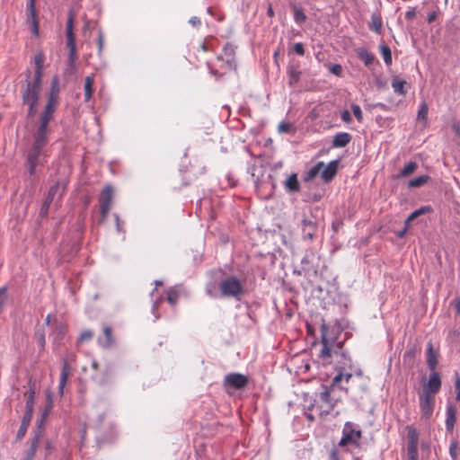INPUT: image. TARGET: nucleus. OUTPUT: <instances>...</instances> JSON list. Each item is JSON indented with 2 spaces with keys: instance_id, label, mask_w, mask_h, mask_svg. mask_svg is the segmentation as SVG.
I'll return each instance as SVG.
<instances>
[{
  "instance_id": "nucleus-49",
  "label": "nucleus",
  "mask_w": 460,
  "mask_h": 460,
  "mask_svg": "<svg viewBox=\"0 0 460 460\" xmlns=\"http://www.w3.org/2000/svg\"><path fill=\"white\" fill-rule=\"evenodd\" d=\"M455 388L456 392V399L457 402H460V376H457L455 381Z\"/></svg>"
},
{
  "instance_id": "nucleus-53",
  "label": "nucleus",
  "mask_w": 460,
  "mask_h": 460,
  "mask_svg": "<svg viewBox=\"0 0 460 460\" xmlns=\"http://www.w3.org/2000/svg\"><path fill=\"white\" fill-rule=\"evenodd\" d=\"M416 15L415 9L411 8L405 13V18L407 20H412Z\"/></svg>"
},
{
  "instance_id": "nucleus-4",
  "label": "nucleus",
  "mask_w": 460,
  "mask_h": 460,
  "mask_svg": "<svg viewBox=\"0 0 460 460\" xmlns=\"http://www.w3.org/2000/svg\"><path fill=\"white\" fill-rule=\"evenodd\" d=\"M40 88L31 86L30 84L25 85L22 89V103L28 106V117H33L37 112V106L40 98Z\"/></svg>"
},
{
  "instance_id": "nucleus-64",
  "label": "nucleus",
  "mask_w": 460,
  "mask_h": 460,
  "mask_svg": "<svg viewBox=\"0 0 460 460\" xmlns=\"http://www.w3.org/2000/svg\"><path fill=\"white\" fill-rule=\"evenodd\" d=\"M45 323H46L47 325H49V324L51 323V315H50V314H48V315L46 316Z\"/></svg>"
},
{
  "instance_id": "nucleus-10",
  "label": "nucleus",
  "mask_w": 460,
  "mask_h": 460,
  "mask_svg": "<svg viewBox=\"0 0 460 460\" xmlns=\"http://www.w3.org/2000/svg\"><path fill=\"white\" fill-rule=\"evenodd\" d=\"M35 4L36 0H27L26 14L27 22L31 23V31L37 36L39 33V21Z\"/></svg>"
},
{
  "instance_id": "nucleus-27",
  "label": "nucleus",
  "mask_w": 460,
  "mask_h": 460,
  "mask_svg": "<svg viewBox=\"0 0 460 460\" xmlns=\"http://www.w3.org/2000/svg\"><path fill=\"white\" fill-rule=\"evenodd\" d=\"M93 93V78L86 76L84 79V100L88 102Z\"/></svg>"
},
{
  "instance_id": "nucleus-12",
  "label": "nucleus",
  "mask_w": 460,
  "mask_h": 460,
  "mask_svg": "<svg viewBox=\"0 0 460 460\" xmlns=\"http://www.w3.org/2000/svg\"><path fill=\"white\" fill-rule=\"evenodd\" d=\"M303 237L305 240H312L316 234L317 226L316 222L311 218H305L301 222Z\"/></svg>"
},
{
  "instance_id": "nucleus-38",
  "label": "nucleus",
  "mask_w": 460,
  "mask_h": 460,
  "mask_svg": "<svg viewBox=\"0 0 460 460\" xmlns=\"http://www.w3.org/2000/svg\"><path fill=\"white\" fill-rule=\"evenodd\" d=\"M430 210L429 207H422L419 209L413 211L405 220V225H408L411 220L419 217L420 215L429 212Z\"/></svg>"
},
{
  "instance_id": "nucleus-14",
  "label": "nucleus",
  "mask_w": 460,
  "mask_h": 460,
  "mask_svg": "<svg viewBox=\"0 0 460 460\" xmlns=\"http://www.w3.org/2000/svg\"><path fill=\"white\" fill-rule=\"evenodd\" d=\"M338 164L337 160L331 161L328 164H323L320 174L324 181H329L335 176L338 170Z\"/></svg>"
},
{
  "instance_id": "nucleus-20",
  "label": "nucleus",
  "mask_w": 460,
  "mask_h": 460,
  "mask_svg": "<svg viewBox=\"0 0 460 460\" xmlns=\"http://www.w3.org/2000/svg\"><path fill=\"white\" fill-rule=\"evenodd\" d=\"M98 342L105 349L110 348L113 344L111 327L107 326L103 328V338H100Z\"/></svg>"
},
{
  "instance_id": "nucleus-31",
  "label": "nucleus",
  "mask_w": 460,
  "mask_h": 460,
  "mask_svg": "<svg viewBox=\"0 0 460 460\" xmlns=\"http://www.w3.org/2000/svg\"><path fill=\"white\" fill-rule=\"evenodd\" d=\"M34 390L31 389V393L26 401V412L29 419H31L32 411H33V404H34Z\"/></svg>"
},
{
  "instance_id": "nucleus-9",
  "label": "nucleus",
  "mask_w": 460,
  "mask_h": 460,
  "mask_svg": "<svg viewBox=\"0 0 460 460\" xmlns=\"http://www.w3.org/2000/svg\"><path fill=\"white\" fill-rule=\"evenodd\" d=\"M435 398L433 395L423 394L420 395V406L421 418L429 420L434 410Z\"/></svg>"
},
{
  "instance_id": "nucleus-52",
  "label": "nucleus",
  "mask_w": 460,
  "mask_h": 460,
  "mask_svg": "<svg viewBox=\"0 0 460 460\" xmlns=\"http://www.w3.org/2000/svg\"><path fill=\"white\" fill-rule=\"evenodd\" d=\"M341 119L347 123L351 121V115L349 111L346 110L341 112Z\"/></svg>"
},
{
  "instance_id": "nucleus-55",
  "label": "nucleus",
  "mask_w": 460,
  "mask_h": 460,
  "mask_svg": "<svg viewBox=\"0 0 460 460\" xmlns=\"http://www.w3.org/2000/svg\"><path fill=\"white\" fill-rule=\"evenodd\" d=\"M5 298H6L5 291L4 289H1L0 290V312L2 311V306L4 303Z\"/></svg>"
},
{
  "instance_id": "nucleus-18",
  "label": "nucleus",
  "mask_w": 460,
  "mask_h": 460,
  "mask_svg": "<svg viewBox=\"0 0 460 460\" xmlns=\"http://www.w3.org/2000/svg\"><path fill=\"white\" fill-rule=\"evenodd\" d=\"M69 365L67 359L63 360V366L60 373L59 384H58V393L60 395L64 393V387L66 384L68 376H69Z\"/></svg>"
},
{
  "instance_id": "nucleus-7",
  "label": "nucleus",
  "mask_w": 460,
  "mask_h": 460,
  "mask_svg": "<svg viewBox=\"0 0 460 460\" xmlns=\"http://www.w3.org/2000/svg\"><path fill=\"white\" fill-rule=\"evenodd\" d=\"M112 199H113V189L111 185H107L102 190L100 198H99L100 211H101V216H102V221H104L109 215Z\"/></svg>"
},
{
  "instance_id": "nucleus-17",
  "label": "nucleus",
  "mask_w": 460,
  "mask_h": 460,
  "mask_svg": "<svg viewBox=\"0 0 460 460\" xmlns=\"http://www.w3.org/2000/svg\"><path fill=\"white\" fill-rule=\"evenodd\" d=\"M321 343H322V349L320 351V358H322L323 359H327L329 358H331L332 356V341H330L325 333L323 332L322 333V341H321Z\"/></svg>"
},
{
  "instance_id": "nucleus-57",
  "label": "nucleus",
  "mask_w": 460,
  "mask_h": 460,
  "mask_svg": "<svg viewBox=\"0 0 460 460\" xmlns=\"http://www.w3.org/2000/svg\"><path fill=\"white\" fill-rule=\"evenodd\" d=\"M373 25H374V30L376 31V32H380V30H381V22L378 21V20H374L373 22Z\"/></svg>"
},
{
  "instance_id": "nucleus-1",
  "label": "nucleus",
  "mask_w": 460,
  "mask_h": 460,
  "mask_svg": "<svg viewBox=\"0 0 460 460\" xmlns=\"http://www.w3.org/2000/svg\"><path fill=\"white\" fill-rule=\"evenodd\" d=\"M49 123L40 121L33 132V143L31 149L28 154L29 171L33 174L35 168L39 164V158L43 152V148L48 142Z\"/></svg>"
},
{
  "instance_id": "nucleus-13",
  "label": "nucleus",
  "mask_w": 460,
  "mask_h": 460,
  "mask_svg": "<svg viewBox=\"0 0 460 460\" xmlns=\"http://www.w3.org/2000/svg\"><path fill=\"white\" fill-rule=\"evenodd\" d=\"M58 101L48 99L43 111L40 114V121L49 123L52 120L53 115L57 110Z\"/></svg>"
},
{
  "instance_id": "nucleus-30",
  "label": "nucleus",
  "mask_w": 460,
  "mask_h": 460,
  "mask_svg": "<svg viewBox=\"0 0 460 460\" xmlns=\"http://www.w3.org/2000/svg\"><path fill=\"white\" fill-rule=\"evenodd\" d=\"M405 84L406 82L404 80H400L397 78L394 79L392 82L394 92L398 94H404L406 93L404 89Z\"/></svg>"
},
{
  "instance_id": "nucleus-11",
  "label": "nucleus",
  "mask_w": 460,
  "mask_h": 460,
  "mask_svg": "<svg viewBox=\"0 0 460 460\" xmlns=\"http://www.w3.org/2000/svg\"><path fill=\"white\" fill-rule=\"evenodd\" d=\"M441 387V379L438 372L432 371L429 375V381L423 385V394L433 395L437 394Z\"/></svg>"
},
{
  "instance_id": "nucleus-43",
  "label": "nucleus",
  "mask_w": 460,
  "mask_h": 460,
  "mask_svg": "<svg viewBox=\"0 0 460 460\" xmlns=\"http://www.w3.org/2000/svg\"><path fill=\"white\" fill-rule=\"evenodd\" d=\"M288 75H289V78H290L289 79L290 84H293L299 80L300 72L296 71L294 69H289Z\"/></svg>"
},
{
  "instance_id": "nucleus-63",
  "label": "nucleus",
  "mask_w": 460,
  "mask_h": 460,
  "mask_svg": "<svg viewBox=\"0 0 460 460\" xmlns=\"http://www.w3.org/2000/svg\"><path fill=\"white\" fill-rule=\"evenodd\" d=\"M352 375L350 373L343 374V379L348 383L351 378Z\"/></svg>"
},
{
  "instance_id": "nucleus-41",
  "label": "nucleus",
  "mask_w": 460,
  "mask_h": 460,
  "mask_svg": "<svg viewBox=\"0 0 460 460\" xmlns=\"http://www.w3.org/2000/svg\"><path fill=\"white\" fill-rule=\"evenodd\" d=\"M351 110L358 121L361 122L363 120V114L360 107L358 104H352Z\"/></svg>"
},
{
  "instance_id": "nucleus-3",
  "label": "nucleus",
  "mask_w": 460,
  "mask_h": 460,
  "mask_svg": "<svg viewBox=\"0 0 460 460\" xmlns=\"http://www.w3.org/2000/svg\"><path fill=\"white\" fill-rule=\"evenodd\" d=\"M219 288L223 296L234 297L237 300H240L245 293V282L234 276L223 279Z\"/></svg>"
},
{
  "instance_id": "nucleus-50",
  "label": "nucleus",
  "mask_w": 460,
  "mask_h": 460,
  "mask_svg": "<svg viewBox=\"0 0 460 460\" xmlns=\"http://www.w3.org/2000/svg\"><path fill=\"white\" fill-rule=\"evenodd\" d=\"M294 51L300 55V56H303L305 54V49H304V46L302 43L300 42H297L294 45Z\"/></svg>"
},
{
  "instance_id": "nucleus-5",
  "label": "nucleus",
  "mask_w": 460,
  "mask_h": 460,
  "mask_svg": "<svg viewBox=\"0 0 460 460\" xmlns=\"http://www.w3.org/2000/svg\"><path fill=\"white\" fill-rule=\"evenodd\" d=\"M66 47L69 49L68 63L71 67H75L76 60L75 36L74 33V15L69 13L66 24Z\"/></svg>"
},
{
  "instance_id": "nucleus-47",
  "label": "nucleus",
  "mask_w": 460,
  "mask_h": 460,
  "mask_svg": "<svg viewBox=\"0 0 460 460\" xmlns=\"http://www.w3.org/2000/svg\"><path fill=\"white\" fill-rule=\"evenodd\" d=\"M330 72L332 73L333 75H340L342 72V67L339 64L332 65L330 67Z\"/></svg>"
},
{
  "instance_id": "nucleus-34",
  "label": "nucleus",
  "mask_w": 460,
  "mask_h": 460,
  "mask_svg": "<svg viewBox=\"0 0 460 460\" xmlns=\"http://www.w3.org/2000/svg\"><path fill=\"white\" fill-rule=\"evenodd\" d=\"M380 52L383 56L385 63L387 66H390L392 64V53L390 48L387 45H381Z\"/></svg>"
},
{
  "instance_id": "nucleus-46",
  "label": "nucleus",
  "mask_w": 460,
  "mask_h": 460,
  "mask_svg": "<svg viewBox=\"0 0 460 460\" xmlns=\"http://www.w3.org/2000/svg\"><path fill=\"white\" fill-rule=\"evenodd\" d=\"M35 62V69L42 70L43 69V58L40 55H37L34 58Z\"/></svg>"
},
{
  "instance_id": "nucleus-8",
  "label": "nucleus",
  "mask_w": 460,
  "mask_h": 460,
  "mask_svg": "<svg viewBox=\"0 0 460 460\" xmlns=\"http://www.w3.org/2000/svg\"><path fill=\"white\" fill-rule=\"evenodd\" d=\"M248 377L243 374L231 373L226 376L224 385L236 390L243 389L248 384Z\"/></svg>"
},
{
  "instance_id": "nucleus-48",
  "label": "nucleus",
  "mask_w": 460,
  "mask_h": 460,
  "mask_svg": "<svg viewBox=\"0 0 460 460\" xmlns=\"http://www.w3.org/2000/svg\"><path fill=\"white\" fill-rule=\"evenodd\" d=\"M93 337V332L91 331H84L81 333L78 342H82L85 340H89Z\"/></svg>"
},
{
  "instance_id": "nucleus-29",
  "label": "nucleus",
  "mask_w": 460,
  "mask_h": 460,
  "mask_svg": "<svg viewBox=\"0 0 460 460\" xmlns=\"http://www.w3.org/2000/svg\"><path fill=\"white\" fill-rule=\"evenodd\" d=\"M30 421L31 419H29L27 414H24L21 426L16 434L18 439H21L25 436Z\"/></svg>"
},
{
  "instance_id": "nucleus-44",
  "label": "nucleus",
  "mask_w": 460,
  "mask_h": 460,
  "mask_svg": "<svg viewBox=\"0 0 460 460\" xmlns=\"http://www.w3.org/2000/svg\"><path fill=\"white\" fill-rule=\"evenodd\" d=\"M292 125L288 122L282 121L279 125V132L280 133H288L290 131Z\"/></svg>"
},
{
  "instance_id": "nucleus-60",
  "label": "nucleus",
  "mask_w": 460,
  "mask_h": 460,
  "mask_svg": "<svg viewBox=\"0 0 460 460\" xmlns=\"http://www.w3.org/2000/svg\"><path fill=\"white\" fill-rule=\"evenodd\" d=\"M52 393L49 392L47 394V399H48V402H49V407L51 408L52 407Z\"/></svg>"
},
{
  "instance_id": "nucleus-40",
  "label": "nucleus",
  "mask_w": 460,
  "mask_h": 460,
  "mask_svg": "<svg viewBox=\"0 0 460 460\" xmlns=\"http://www.w3.org/2000/svg\"><path fill=\"white\" fill-rule=\"evenodd\" d=\"M37 337V343L40 349H43L46 345V339H45V332L44 331H38L36 332Z\"/></svg>"
},
{
  "instance_id": "nucleus-59",
  "label": "nucleus",
  "mask_w": 460,
  "mask_h": 460,
  "mask_svg": "<svg viewBox=\"0 0 460 460\" xmlns=\"http://www.w3.org/2000/svg\"><path fill=\"white\" fill-rule=\"evenodd\" d=\"M114 217H115V220H116V226H117V230L119 232L120 231H123L122 228H121V225H120V222H119V217L117 214L114 215Z\"/></svg>"
},
{
  "instance_id": "nucleus-45",
  "label": "nucleus",
  "mask_w": 460,
  "mask_h": 460,
  "mask_svg": "<svg viewBox=\"0 0 460 460\" xmlns=\"http://www.w3.org/2000/svg\"><path fill=\"white\" fill-rule=\"evenodd\" d=\"M342 379H343V373L341 370H339L337 375L332 379L331 388L337 386Z\"/></svg>"
},
{
  "instance_id": "nucleus-23",
  "label": "nucleus",
  "mask_w": 460,
  "mask_h": 460,
  "mask_svg": "<svg viewBox=\"0 0 460 460\" xmlns=\"http://www.w3.org/2000/svg\"><path fill=\"white\" fill-rule=\"evenodd\" d=\"M285 188L289 192L299 190V182L296 173L291 174L285 181Z\"/></svg>"
},
{
  "instance_id": "nucleus-42",
  "label": "nucleus",
  "mask_w": 460,
  "mask_h": 460,
  "mask_svg": "<svg viewBox=\"0 0 460 460\" xmlns=\"http://www.w3.org/2000/svg\"><path fill=\"white\" fill-rule=\"evenodd\" d=\"M59 190V185L58 183H55L49 190V193H48V196L46 198V199L49 200L50 202L53 201L54 198H55V195L57 194V192Z\"/></svg>"
},
{
  "instance_id": "nucleus-22",
  "label": "nucleus",
  "mask_w": 460,
  "mask_h": 460,
  "mask_svg": "<svg viewBox=\"0 0 460 460\" xmlns=\"http://www.w3.org/2000/svg\"><path fill=\"white\" fill-rule=\"evenodd\" d=\"M48 99L55 101L59 100V81L57 76H54L51 80Z\"/></svg>"
},
{
  "instance_id": "nucleus-15",
  "label": "nucleus",
  "mask_w": 460,
  "mask_h": 460,
  "mask_svg": "<svg viewBox=\"0 0 460 460\" xmlns=\"http://www.w3.org/2000/svg\"><path fill=\"white\" fill-rule=\"evenodd\" d=\"M66 333V326L62 323H55V330L52 333V341L54 346H59L63 343L65 335Z\"/></svg>"
},
{
  "instance_id": "nucleus-32",
  "label": "nucleus",
  "mask_w": 460,
  "mask_h": 460,
  "mask_svg": "<svg viewBox=\"0 0 460 460\" xmlns=\"http://www.w3.org/2000/svg\"><path fill=\"white\" fill-rule=\"evenodd\" d=\"M323 167V162H318L315 165H314L306 173V180H312L320 174V171Z\"/></svg>"
},
{
  "instance_id": "nucleus-39",
  "label": "nucleus",
  "mask_w": 460,
  "mask_h": 460,
  "mask_svg": "<svg viewBox=\"0 0 460 460\" xmlns=\"http://www.w3.org/2000/svg\"><path fill=\"white\" fill-rule=\"evenodd\" d=\"M450 456L451 457L456 460L460 454V445H458L456 442H454L450 445Z\"/></svg>"
},
{
  "instance_id": "nucleus-21",
  "label": "nucleus",
  "mask_w": 460,
  "mask_h": 460,
  "mask_svg": "<svg viewBox=\"0 0 460 460\" xmlns=\"http://www.w3.org/2000/svg\"><path fill=\"white\" fill-rule=\"evenodd\" d=\"M427 364L430 370L434 371L438 365L437 354L433 350L431 342L428 343Z\"/></svg>"
},
{
  "instance_id": "nucleus-61",
  "label": "nucleus",
  "mask_w": 460,
  "mask_h": 460,
  "mask_svg": "<svg viewBox=\"0 0 460 460\" xmlns=\"http://www.w3.org/2000/svg\"><path fill=\"white\" fill-rule=\"evenodd\" d=\"M408 228H409V224L405 225V227L402 231L399 232L398 236L402 237L405 234V233L407 232Z\"/></svg>"
},
{
  "instance_id": "nucleus-25",
  "label": "nucleus",
  "mask_w": 460,
  "mask_h": 460,
  "mask_svg": "<svg viewBox=\"0 0 460 460\" xmlns=\"http://www.w3.org/2000/svg\"><path fill=\"white\" fill-rule=\"evenodd\" d=\"M418 168V164L415 162H409L406 164L403 168L400 171L398 174V178L407 177L410 174L413 173Z\"/></svg>"
},
{
  "instance_id": "nucleus-58",
  "label": "nucleus",
  "mask_w": 460,
  "mask_h": 460,
  "mask_svg": "<svg viewBox=\"0 0 460 460\" xmlns=\"http://www.w3.org/2000/svg\"><path fill=\"white\" fill-rule=\"evenodd\" d=\"M224 51H225L226 55H227L229 58H230V57L233 55V53H234V49H233V48H232V47H228V46L225 47Z\"/></svg>"
},
{
  "instance_id": "nucleus-37",
  "label": "nucleus",
  "mask_w": 460,
  "mask_h": 460,
  "mask_svg": "<svg viewBox=\"0 0 460 460\" xmlns=\"http://www.w3.org/2000/svg\"><path fill=\"white\" fill-rule=\"evenodd\" d=\"M429 108L426 102H421L418 111V119L426 121L428 118Z\"/></svg>"
},
{
  "instance_id": "nucleus-24",
  "label": "nucleus",
  "mask_w": 460,
  "mask_h": 460,
  "mask_svg": "<svg viewBox=\"0 0 460 460\" xmlns=\"http://www.w3.org/2000/svg\"><path fill=\"white\" fill-rule=\"evenodd\" d=\"M320 399L323 402L326 404V409L324 410V411L326 413H329L330 411L332 410L333 407L335 406V403L331 399L330 391L326 389L323 393H321Z\"/></svg>"
},
{
  "instance_id": "nucleus-19",
  "label": "nucleus",
  "mask_w": 460,
  "mask_h": 460,
  "mask_svg": "<svg viewBox=\"0 0 460 460\" xmlns=\"http://www.w3.org/2000/svg\"><path fill=\"white\" fill-rule=\"evenodd\" d=\"M351 140V136L346 132H341L334 136L332 140L333 147H344L346 146Z\"/></svg>"
},
{
  "instance_id": "nucleus-16",
  "label": "nucleus",
  "mask_w": 460,
  "mask_h": 460,
  "mask_svg": "<svg viewBox=\"0 0 460 460\" xmlns=\"http://www.w3.org/2000/svg\"><path fill=\"white\" fill-rule=\"evenodd\" d=\"M456 408L449 404L447 406L446 411V429L447 431L451 432L454 429L456 420Z\"/></svg>"
},
{
  "instance_id": "nucleus-26",
  "label": "nucleus",
  "mask_w": 460,
  "mask_h": 460,
  "mask_svg": "<svg viewBox=\"0 0 460 460\" xmlns=\"http://www.w3.org/2000/svg\"><path fill=\"white\" fill-rule=\"evenodd\" d=\"M429 180V175H420V176H418L412 180H411L409 182H408V187L410 189H414V188H419V187H421L423 186L424 184H426Z\"/></svg>"
},
{
  "instance_id": "nucleus-54",
  "label": "nucleus",
  "mask_w": 460,
  "mask_h": 460,
  "mask_svg": "<svg viewBox=\"0 0 460 460\" xmlns=\"http://www.w3.org/2000/svg\"><path fill=\"white\" fill-rule=\"evenodd\" d=\"M37 443H38V437H36L32 441H31V449H30V456H34V452L36 450V447H37Z\"/></svg>"
},
{
  "instance_id": "nucleus-28",
  "label": "nucleus",
  "mask_w": 460,
  "mask_h": 460,
  "mask_svg": "<svg viewBox=\"0 0 460 460\" xmlns=\"http://www.w3.org/2000/svg\"><path fill=\"white\" fill-rule=\"evenodd\" d=\"M358 57L366 66H370L374 61V55L365 49H358Z\"/></svg>"
},
{
  "instance_id": "nucleus-36",
  "label": "nucleus",
  "mask_w": 460,
  "mask_h": 460,
  "mask_svg": "<svg viewBox=\"0 0 460 460\" xmlns=\"http://www.w3.org/2000/svg\"><path fill=\"white\" fill-rule=\"evenodd\" d=\"M178 291L175 288H171L170 289H168L166 298L169 304L174 305L178 301Z\"/></svg>"
},
{
  "instance_id": "nucleus-2",
  "label": "nucleus",
  "mask_w": 460,
  "mask_h": 460,
  "mask_svg": "<svg viewBox=\"0 0 460 460\" xmlns=\"http://www.w3.org/2000/svg\"><path fill=\"white\" fill-rule=\"evenodd\" d=\"M361 439V429L352 422H346L342 429V436L339 441V447L354 452L359 447Z\"/></svg>"
},
{
  "instance_id": "nucleus-6",
  "label": "nucleus",
  "mask_w": 460,
  "mask_h": 460,
  "mask_svg": "<svg viewBox=\"0 0 460 460\" xmlns=\"http://www.w3.org/2000/svg\"><path fill=\"white\" fill-rule=\"evenodd\" d=\"M407 454L409 460L418 459L419 433L412 426H407Z\"/></svg>"
},
{
  "instance_id": "nucleus-56",
  "label": "nucleus",
  "mask_w": 460,
  "mask_h": 460,
  "mask_svg": "<svg viewBox=\"0 0 460 460\" xmlns=\"http://www.w3.org/2000/svg\"><path fill=\"white\" fill-rule=\"evenodd\" d=\"M189 22L192 25V26H197V25H199L200 24V20L199 18L194 16V17H191L190 20H189Z\"/></svg>"
},
{
  "instance_id": "nucleus-33",
  "label": "nucleus",
  "mask_w": 460,
  "mask_h": 460,
  "mask_svg": "<svg viewBox=\"0 0 460 460\" xmlns=\"http://www.w3.org/2000/svg\"><path fill=\"white\" fill-rule=\"evenodd\" d=\"M293 13H294V20L296 23L301 24L305 22L306 16L305 14V13L303 12L302 8L295 5L293 7Z\"/></svg>"
},
{
  "instance_id": "nucleus-35",
  "label": "nucleus",
  "mask_w": 460,
  "mask_h": 460,
  "mask_svg": "<svg viewBox=\"0 0 460 460\" xmlns=\"http://www.w3.org/2000/svg\"><path fill=\"white\" fill-rule=\"evenodd\" d=\"M42 79V70L35 69L34 76L32 81H28L27 84L34 87L40 88Z\"/></svg>"
},
{
  "instance_id": "nucleus-51",
  "label": "nucleus",
  "mask_w": 460,
  "mask_h": 460,
  "mask_svg": "<svg viewBox=\"0 0 460 460\" xmlns=\"http://www.w3.org/2000/svg\"><path fill=\"white\" fill-rule=\"evenodd\" d=\"M50 203L51 202L49 200L45 199V201L43 202L42 207L40 208L41 215H46L48 213Z\"/></svg>"
},
{
  "instance_id": "nucleus-62",
  "label": "nucleus",
  "mask_w": 460,
  "mask_h": 460,
  "mask_svg": "<svg viewBox=\"0 0 460 460\" xmlns=\"http://www.w3.org/2000/svg\"><path fill=\"white\" fill-rule=\"evenodd\" d=\"M102 43H103L102 35L100 33L99 34V39H98V45H99V49L100 50L102 48Z\"/></svg>"
}]
</instances>
